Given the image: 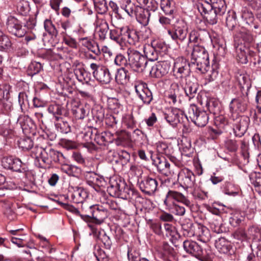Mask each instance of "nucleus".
<instances>
[{"mask_svg": "<svg viewBox=\"0 0 261 261\" xmlns=\"http://www.w3.org/2000/svg\"><path fill=\"white\" fill-rule=\"evenodd\" d=\"M183 247L186 252L198 257L203 255V249L196 242L186 240L183 243Z\"/></svg>", "mask_w": 261, "mask_h": 261, "instance_id": "nucleus-22", "label": "nucleus"}, {"mask_svg": "<svg viewBox=\"0 0 261 261\" xmlns=\"http://www.w3.org/2000/svg\"><path fill=\"white\" fill-rule=\"evenodd\" d=\"M97 27V33L99 39L101 40L105 39L108 31L109 29L108 22L105 20H101L98 22Z\"/></svg>", "mask_w": 261, "mask_h": 261, "instance_id": "nucleus-37", "label": "nucleus"}, {"mask_svg": "<svg viewBox=\"0 0 261 261\" xmlns=\"http://www.w3.org/2000/svg\"><path fill=\"white\" fill-rule=\"evenodd\" d=\"M90 67L92 71L94 77L102 84H109L111 80L112 76L109 70L105 66L100 64L91 63Z\"/></svg>", "mask_w": 261, "mask_h": 261, "instance_id": "nucleus-8", "label": "nucleus"}, {"mask_svg": "<svg viewBox=\"0 0 261 261\" xmlns=\"http://www.w3.org/2000/svg\"><path fill=\"white\" fill-rule=\"evenodd\" d=\"M188 27L184 21L177 22L172 29L167 30L168 34L177 43L184 42L187 38Z\"/></svg>", "mask_w": 261, "mask_h": 261, "instance_id": "nucleus-9", "label": "nucleus"}, {"mask_svg": "<svg viewBox=\"0 0 261 261\" xmlns=\"http://www.w3.org/2000/svg\"><path fill=\"white\" fill-rule=\"evenodd\" d=\"M123 191L119 193L118 198L123 199H129L133 198L135 194H136V191L127 186L125 183V187H123Z\"/></svg>", "mask_w": 261, "mask_h": 261, "instance_id": "nucleus-44", "label": "nucleus"}, {"mask_svg": "<svg viewBox=\"0 0 261 261\" xmlns=\"http://www.w3.org/2000/svg\"><path fill=\"white\" fill-rule=\"evenodd\" d=\"M42 67L39 62H32L28 67V74L33 75L39 73L41 70Z\"/></svg>", "mask_w": 261, "mask_h": 261, "instance_id": "nucleus-52", "label": "nucleus"}, {"mask_svg": "<svg viewBox=\"0 0 261 261\" xmlns=\"http://www.w3.org/2000/svg\"><path fill=\"white\" fill-rule=\"evenodd\" d=\"M199 12L204 16L208 23L211 24H216L218 19H220L222 15H219L214 10L207 0H202L197 5Z\"/></svg>", "mask_w": 261, "mask_h": 261, "instance_id": "nucleus-6", "label": "nucleus"}, {"mask_svg": "<svg viewBox=\"0 0 261 261\" xmlns=\"http://www.w3.org/2000/svg\"><path fill=\"white\" fill-rule=\"evenodd\" d=\"M116 65L119 66H127L128 65V60L121 54H118L114 60Z\"/></svg>", "mask_w": 261, "mask_h": 261, "instance_id": "nucleus-59", "label": "nucleus"}, {"mask_svg": "<svg viewBox=\"0 0 261 261\" xmlns=\"http://www.w3.org/2000/svg\"><path fill=\"white\" fill-rule=\"evenodd\" d=\"M127 257L129 261H140V253L139 251L134 249H128Z\"/></svg>", "mask_w": 261, "mask_h": 261, "instance_id": "nucleus-57", "label": "nucleus"}, {"mask_svg": "<svg viewBox=\"0 0 261 261\" xmlns=\"http://www.w3.org/2000/svg\"><path fill=\"white\" fill-rule=\"evenodd\" d=\"M173 75L176 79L182 80L188 76L190 72V65L183 57L177 58L174 62Z\"/></svg>", "mask_w": 261, "mask_h": 261, "instance_id": "nucleus-10", "label": "nucleus"}, {"mask_svg": "<svg viewBox=\"0 0 261 261\" xmlns=\"http://www.w3.org/2000/svg\"><path fill=\"white\" fill-rule=\"evenodd\" d=\"M56 126L62 133L67 134L70 131V127L66 121H62L57 123Z\"/></svg>", "mask_w": 261, "mask_h": 261, "instance_id": "nucleus-63", "label": "nucleus"}, {"mask_svg": "<svg viewBox=\"0 0 261 261\" xmlns=\"http://www.w3.org/2000/svg\"><path fill=\"white\" fill-rule=\"evenodd\" d=\"M118 155L120 163L122 166L126 164L130 160V155L126 151H121Z\"/></svg>", "mask_w": 261, "mask_h": 261, "instance_id": "nucleus-64", "label": "nucleus"}, {"mask_svg": "<svg viewBox=\"0 0 261 261\" xmlns=\"http://www.w3.org/2000/svg\"><path fill=\"white\" fill-rule=\"evenodd\" d=\"M196 238L198 240L207 243L210 241L211 236L209 229L206 227L199 224Z\"/></svg>", "mask_w": 261, "mask_h": 261, "instance_id": "nucleus-31", "label": "nucleus"}, {"mask_svg": "<svg viewBox=\"0 0 261 261\" xmlns=\"http://www.w3.org/2000/svg\"><path fill=\"white\" fill-rule=\"evenodd\" d=\"M19 146L24 150H28L30 149H33V142L32 140L29 137L20 139L19 141Z\"/></svg>", "mask_w": 261, "mask_h": 261, "instance_id": "nucleus-51", "label": "nucleus"}, {"mask_svg": "<svg viewBox=\"0 0 261 261\" xmlns=\"http://www.w3.org/2000/svg\"><path fill=\"white\" fill-rule=\"evenodd\" d=\"M130 74L127 70L121 67L117 70L115 79L116 82L121 85H125L129 81Z\"/></svg>", "mask_w": 261, "mask_h": 261, "instance_id": "nucleus-30", "label": "nucleus"}, {"mask_svg": "<svg viewBox=\"0 0 261 261\" xmlns=\"http://www.w3.org/2000/svg\"><path fill=\"white\" fill-rule=\"evenodd\" d=\"M170 0H161V8L166 15H171L173 13V6Z\"/></svg>", "mask_w": 261, "mask_h": 261, "instance_id": "nucleus-47", "label": "nucleus"}, {"mask_svg": "<svg viewBox=\"0 0 261 261\" xmlns=\"http://www.w3.org/2000/svg\"><path fill=\"white\" fill-rule=\"evenodd\" d=\"M248 231L249 234L253 237V244L254 242H257L261 240V229L259 227L257 226L250 227Z\"/></svg>", "mask_w": 261, "mask_h": 261, "instance_id": "nucleus-54", "label": "nucleus"}, {"mask_svg": "<svg viewBox=\"0 0 261 261\" xmlns=\"http://www.w3.org/2000/svg\"><path fill=\"white\" fill-rule=\"evenodd\" d=\"M155 162L157 168L160 172L166 176L172 175L171 171L170 170V165L164 157L159 156L156 158Z\"/></svg>", "mask_w": 261, "mask_h": 261, "instance_id": "nucleus-26", "label": "nucleus"}, {"mask_svg": "<svg viewBox=\"0 0 261 261\" xmlns=\"http://www.w3.org/2000/svg\"><path fill=\"white\" fill-rule=\"evenodd\" d=\"M32 152L34 154L35 165L40 168L45 169L49 167L53 162L59 163L64 158L61 152L50 147L36 146Z\"/></svg>", "mask_w": 261, "mask_h": 261, "instance_id": "nucleus-1", "label": "nucleus"}, {"mask_svg": "<svg viewBox=\"0 0 261 261\" xmlns=\"http://www.w3.org/2000/svg\"><path fill=\"white\" fill-rule=\"evenodd\" d=\"M87 197L88 194L87 192L82 188L77 187L74 188L71 195L72 201L75 203H81L83 204V202Z\"/></svg>", "mask_w": 261, "mask_h": 261, "instance_id": "nucleus-28", "label": "nucleus"}, {"mask_svg": "<svg viewBox=\"0 0 261 261\" xmlns=\"http://www.w3.org/2000/svg\"><path fill=\"white\" fill-rule=\"evenodd\" d=\"M237 17L233 11H229L226 17V24L230 30H232L237 25Z\"/></svg>", "mask_w": 261, "mask_h": 261, "instance_id": "nucleus-42", "label": "nucleus"}, {"mask_svg": "<svg viewBox=\"0 0 261 261\" xmlns=\"http://www.w3.org/2000/svg\"><path fill=\"white\" fill-rule=\"evenodd\" d=\"M44 27L46 31L52 36H57L58 32L52 21L49 19H46L44 22Z\"/></svg>", "mask_w": 261, "mask_h": 261, "instance_id": "nucleus-50", "label": "nucleus"}, {"mask_svg": "<svg viewBox=\"0 0 261 261\" xmlns=\"http://www.w3.org/2000/svg\"><path fill=\"white\" fill-rule=\"evenodd\" d=\"M239 121L233 125V130L236 137H241L246 132L250 120L246 116H242L239 118Z\"/></svg>", "mask_w": 261, "mask_h": 261, "instance_id": "nucleus-21", "label": "nucleus"}, {"mask_svg": "<svg viewBox=\"0 0 261 261\" xmlns=\"http://www.w3.org/2000/svg\"><path fill=\"white\" fill-rule=\"evenodd\" d=\"M126 56L130 67L136 72H142L147 65L145 57L139 51L128 47L126 50Z\"/></svg>", "mask_w": 261, "mask_h": 261, "instance_id": "nucleus-5", "label": "nucleus"}, {"mask_svg": "<svg viewBox=\"0 0 261 261\" xmlns=\"http://www.w3.org/2000/svg\"><path fill=\"white\" fill-rule=\"evenodd\" d=\"M107 188L108 193L112 197H118L119 189L125 187V182L121 179L111 180Z\"/></svg>", "mask_w": 261, "mask_h": 261, "instance_id": "nucleus-27", "label": "nucleus"}, {"mask_svg": "<svg viewBox=\"0 0 261 261\" xmlns=\"http://www.w3.org/2000/svg\"><path fill=\"white\" fill-rule=\"evenodd\" d=\"M147 224L149 225V227L156 234L161 235L162 234V226L160 223L149 219L147 222Z\"/></svg>", "mask_w": 261, "mask_h": 261, "instance_id": "nucleus-56", "label": "nucleus"}, {"mask_svg": "<svg viewBox=\"0 0 261 261\" xmlns=\"http://www.w3.org/2000/svg\"><path fill=\"white\" fill-rule=\"evenodd\" d=\"M95 205H89L88 203L82 204V215H80L81 217L85 220V218H92V212L94 211V206Z\"/></svg>", "mask_w": 261, "mask_h": 261, "instance_id": "nucleus-48", "label": "nucleus"}, {"mask_svg": "<svg viewBox=\"0 0 261 261\" xmlns=\"http://www.w3.org/2000/svg\"><path fill=\"white\" fill-rule=\"evenodd\" d=\"M123 40H126L131 45H136L140 40L139 32L127 26L122 27Z\"/></svg>", "mask_w": 261, "mask_h": 261, "instance_id": "nucleus-20", "label": "nucleus"}, {"mask_svg": "<svg viewBox=\"0 0 261 261\" xmlns=\"http://www.w3.org/2000/svg\"><path fill=\"white\" fill-rule=\"evenodd\" d=\"M191 120L198 126L203 127L208 121V116L205 111L200 110L195 105H191L188 110Z\"/></svg>", "mask_w": 261, "mask_h": 261, "instance_id": "nucleus-7", "label": "nucleus"}, {"mask_svg": "<svg viewBox=\"0 0 261 261\" xmlns=\"http://www.w3.org/2000/svg\"><path fill=\"white\" fill-rule=\"evenodd\" d=\"M123 122L128 128H133L135 126L136 121L133 114L126 115L123 119Z\"/></svg>", "mask_w": 261, "mask_h": 261, "instance_id": "nucleus-62", "label": "nucleus"}, {"mask_svg": "<svg viewBox=\"0 0 261 261\" xmlns=\"http://www.w3.org/2000/svg\"><path fill=\"white\" fill-rule=\"evenodd\" d=\"M248 102V95L232 99L229 105V109L233 119H234L233 115L237 118L239 113L244 112L247 110Z\"/></svg>", "mask_w": 261, "mask_h": 261, "instance_id": "nucleus-13", "label": "nucleus"}, {"mask_svg": "<svg viewBox=\"0 0 261 261\" xmlns=\"http://www.w3.org/2000/svg\"><path fill=\"white\" fill-rule=\"evenodd\" d=\"M199 224H193L191 223L182 226L183 235L187 237H196Z\"/></svg>", "mask_w": 261, "mask_h": 261, "instance_id": "nucleus-33", "label": "nucleus"}, {"mask_svg": "<svg viewBox=\"0 0 261 261\" xmlns=\"http://www.w3.org/2000/svg\"><path fill=\"white\" fill-rule=\"evenodd\" d=\"M158 185L157 180L149 176L145 177L139 184L140 190L148 195H151L154 193L157 189Z\"/></svg>", "mask_w": 261, "mask_h": 261, "instance_id": "nucleus-19", "label": "nucleus"}, {"mask_svg": "<svg viewBox=\"0 0 261 261\" xmlns=\"http://www.w3.org/2000/svg\"><path fill=\"white\" fill-rule=\"evenodd\" d=\"M122 28L114 29L110 31V38L117 43L121 44L123 41Z\"/></svg>", "mask_w": 261, "mask_h": 261, "instance_id": "nucleus-40", "label": "nucleus"}, {"mask_svg": "<svg viewBox=\"0 0 261 261\" xmlns=\"http://www.w3.org/2000/svg\"><path fill=\"white\" fill-rule=\"evenodd\" d=\"M177 202H182L187 206L191 205L190 201L181 193L169 190L166 194L164 203L166 205V209L170 213L177 216H183L185 214V208L177 203Z\"/></svg>", "mask_w": 261, "mask_h": 261, "instance_id": "nucleus-2", "label": "nucleus"}, {"mask_svg": "<svg viewBox=\"0 0 261 261\" xmlns=\"http://www.w3.org/2000/svg\"><path fill=\"white\" fill-rule=\"evenodd\" d=\"M165 118L167 121L173 126L176 125L179 123H184L185 120H188V117L184 112L177 108H171L165 114Z\"/></svg>", "mask_w": 261, "mask_h": 261, "instance_id": "nucleus-15", "label": "nucleus"}, {"mask_svg": "<svg viewBox=\"0 0 261 261\" xmlns=\"http://www.w3.org/2000/svg\"><path fill=\"white\" fill-rule=\"evenodd\" d=\"M225 146L230 151L234 152L238 149L239 145L236 140L229 139L225 141Z\"/></svg>", "mask_w": 261, "mask_h": 261, "instance_id": "nucleus-61", "label": "nucleus"}, {"mask_svg": "<svg viewBox=\"0 0 261 261\" xmlns=\"http://www.w3.org/2000/svg\"><path fill=\"white\" fill-rule=\"evenodd\" d=\"M236 79L239 85L243 95H248V91L251 87V83L249 76L243 73H238L236 75Z\"/></svg>", "mask_w": 261, "mask_h": 261, "instance_id": "nucleus-23", "label": "nucleus"}, {"mask_svg": "<svg viewBox=\"0 0 261 261\" xmlns=\"http://www.w3.org/2000/svg\"><path fill=\"white\" fill-rule=\"evenodd\" d=\"M207 37H209V34L205 30L194 29L189 33V43L192 42L199 43Z\"/></svg>", "mask_w": 261, "mask_h": 261, "instance_id": "nucleus-24", "label": "nucleus"}, {"mask_svg": "<svg viewBox=\"0 0 261 261\" xmlns=\"http://www.w3.org/2000/svg\"><path fill=\"white\" fill-rule=\"evenodd\" d=\"M191 63L196 64V69L201 73H205L209 70V55L203 46L199 45L193 46Z\"/></svg>", "mask_w": 261, "mask_h": 261, "instance_id": "nucleus-4", "label": "nucleus"}, {"mask_svg": "<svg viewBox=\"0 0 261 261\" xmlns=\"http://www.w3.org/2000/svg\"><path fill=\"white\" fill-rule=\"evenodd\" d=\"M94 255L98 261H109L108 255L99 247L96 251L94 252Z\"/></svg>", "mask_w": 261, "mask_h": 261, "instance_id": "nucleus-60", "label": "nucleus"}, {"mask_svg": "<svg viewBox=\"0 0 261 261\" xmlns=\"http://www.w3.org/2000/svg\"><path fill=\"white\" fill-rule=\"evenodd\" d=\"M121 8L129 16H135L140 24L146 26L149 22L150 13L141 6H136L130 0H122Z\"/></svg>", "mask_w": 261, "mask_h": 261, "instance_id": "nucleus-3", "label": "nucleus"}, {"mask_svg": "<svg viewBox=\"0 0 261 261\" xmlns=\"http://www.w3.org/2000/svg\"><path fill=\"white\" fill-rule=\"evenodd\" d=\"M72 112L77 119H83L87 115V112L82 105H74L72 108Z\"/></svg>", "mask_w": 261, "mask_h": 261, "instance_id": "nucleus-46", "label": "nucleus"}, {"mask_svg": "<svg viewBox=\"0 0 261 261\" xmlns=\"http://www.w3.org/2000/svg\"><path fill=\"white\" fill-rule=\"evenodd\" d=\"M224 192L225 194L235 196L239 194V189L238 186L234 185L231 182H226L223 185Z\"/></svg>", "mask_w": 261, "mask_h": 261, "instance_id": "nucleus-41", "label": "nucleus"}, {"mask_svg": "<svg viewBox=\"0 0 261 261\" xmlns=\"http://www.w3.org/2000/svg\"><path fill=\"white\" fill-rule=\"evenodd\" d=\"M143 51L145 57L149 60L151 61H156L158 59L159 51L155 48L152 47L149 44L144 45L143 47Z\"/></svg>", "mask_w": 261, "mask_h": 261, "instance_id": "nucleus-32", "label": "nucleus"}, {"mask_svg": "<svg viewBox=\"0 0 261 261\" xmlns=\"http://www.w3.org/2000/svg\"><path fill=\"white\" fill-rule=\"evenodd\" d=\"M178 180L184 189L191 188L195 184V175L192 171L185 168L178 173Z\"/></svg>", "mask_w": 261, "mask_h": 261, "instance_id": "nucleus-16", "label": "nucleus"}, {"mask_svg": "<svg viewBox=\"0 0 261 261\" xmlns=\"http://www.w3.org/2000/svg\"><path fill=\"white\" fill-rule=\"evenodd\" d=\"M12 46L9 37L0 30V51H7Z\"/></svg>", "mask_w": 261, "mask_h": 261, "instance_id": "nucleus-36", "label": "nucleus"}, {"mask_svg": "<svg viewBox=\"0 0 261 261\" xmlns=\"http://www.w3.org/2000/svg\"><path fill=\"white\" fill-rule=\"evenodd\" d=\"M48 111L55 116L57 121H59L62 119L60 116L63 114L65 110L59 105H51L48 107Z\"/></svg>", "mask_w": 261, "mask_h": 261, "instance_id": "nucleus-35", "label": "nucleus"}, {"mask_svg": "<svg viewBox=\"0 0 261 261\" xmlns=\"http://www.w3.org/2000/svg\"><path fill=\"white\" fill-rule=\"evenodd\" d=\"M134 88L138 97L143 103L146 105H149L153 99V96L147 84L143 82H136L135 83Z\"/></svg>", "mask_w": 261, "mask_h": 261, "instance_id": "nucleus-12", "label": "nucleus"}, {"mask_svg": "<svg viewBox=\"0 0 261 261\" xmlns=\"http://www.w3.org/2000/svg\"><path fill=\"white\" fill-rule=\"evenodd\" d=\"M96 133L93 134H92L91 138L93 139L98 144L103 145L105 142H108V134L106 132H102L101 133H97V131L95 130Z\"/></svg>", "mask_w": 261, "mask_h": 261, "instance_id": "nucleus-45", "label": "nucleus"}, {"mask_svg": "<svg viewBox=\"0 0 261 261\" xmlns=\"http://www.w3.org/2000/svg\"><path fill=\"white\" fill-rule=\"evenodd\" d=\"M212 7L215 10L219 15H223L226 9L224 0H208Z\"/></svg>", "mask_w": 261, "mask_h": 261, "instance_id": "nucleus-34", "label": "nucleus"}, {"mask_svg": "<svg viewBox=\"0 0 261 261\" xmlns=\"http://www.w3.org/2000/svg\"><path fill=\"white\" fill-rule=\"evenodd\" d=\"M99 239L103 243L104 247L108 250H110L112 245L111 240L109 236H108L105 232L99 233Z\"/></svg>", "mask_w": 261, "mask_h": 261, "instance_id": "nucleus-49", "label": "nucleus"}, {"mask_svg": "<svg viewBox=\"0 0 261 261\" xmlns=\"http://www.w3.org/2000/svg\"><path fill=\"white\" fill-rule=\"evenodd\" d=\"M11 87L8 84L0 85V102L9 98Z\"/></svg>", "mask_w": 261, "mask_h": 261, "instance_id": "nucleus-53", "label": "nucleus"}, {"mask_svg": "<svg viewBox=\"0 0 261 261\" xmlns=\"http://www.w3.org/2000/svg\"><path fill=\"white\" fill-rule=\"evenodd\" d=\"M170 68V64L168 61L158 62L152 67L150 74L153 77L161 78L169 72Z\"/></svg>", "mask_w": 261, "mask_h": 261, "instance_id": "nucleus-18", "label": "nucleus"}, {"mask_svg": "<svg viewBox=\"0 0 261 261\" xmlns=\"http://www.w3.org/2000/svg\"><path fill=\"white\" fill-rule=\"evenodd\" d=\"M21 164L22 162L20 159L12 156H4L2 159V165L4 168L22 173L26 176L28 170L25 167H22Z\"/></svg>", "mask_w": 261, "mask_h": 261, "instance_id": "nucleus-11", "label": "nucleus"}, {"mask_svg": "<svg viewBox=\"0 0 261 261\" xmlns=\"http://www.w3.org/2000/svg\"><path fill=\"white\" fill-rule=\"evenodd\" d=\"M6 27L10 33L17 37H22L26 33V31L23 28L20 21L14 16H10L8 17Z\"/></svg>", "mask_w": 261, "mask_h": 261, "instance_id": "nucleus-14", "label": "nucleus"}, {"mask_svg": "<svg viewBox=\"0 0 261 261\" xmlns=\"http://www.w3.org/2000/svg\"><path fill=\"white\" fill-rule=\"evenodd\" d=\"M192 194L195 199L199 200H204L208 197L207 192H204L199 189L195 188L192 191Z\"/></svg>", "mask_w": 261, "mask_h": 261, "instance_id": "nucleus-55", "label": "nucleus"}, {"mask_svg": "<svg viewBox=\"0 0 261 261\" xmlns=\"http://www.w3.org/2000/svg\"><path fill=\"white\" fill-rule=\"evenodd\" d=\"M184 93V87L176 83L171 85L168 97L170 99L169 102L173 105L180 103L181 97Z\"/></svg>", "mask_w": 261, "mask_h": 261, "instance_id": "nucleus-17", "label": "nucleus"}, {"mask_svg": "<svg viewBox=\"0 0 261 261\" xmlns=\"http://www.w3.org/2000/svg\"><path fill=\"white\" fill-rule=\"evenodd\" d=\"M109 215V213L108 211L102 208V206L97 205H95L94 206V211L92 212V218L95 220L96 223L101 224L108 217Z\"/></svg>", "mask_w": 261, "mask_h": 261, "instance_id": "nucleus-25", "label": "nucleus"}, {"mask_svg": "<svg viewBox=\"0 0 261 261\" xmlns=\"http://www.w3.org/2000/svg\"><path fill=\"white\" fill-rule=\"evenodd\" d=\"M184 93L189 99L194 97L197 93L198 86L197 84L189 82L184 87Z\"/></svg>", "mask_w": 261, "mask_h": 261, "instance_id": "nucleus-39", "label": "nucleus"}, {"mask_svg": "<svg viewBox=\"0 0 261 261\" xmlns=\"http://www.w3.org/2000/svg\"><path fill=\"white\" fill-rule=\"evenodd\" d=\"M240 37L245 43L251 44L254 41L253 36L247 31L243 30L240 32Z\"/></svg>", "mask_w": 261, "mask_h": 261, "instance_id": "nucleus-58", "label": "nucleus"}, {"mask_svg": "<svg viewBox=\"0 0 261 261\" xmlns=\"http://www.w3.org/2000/svg\"><path fill=\"white\" fill-rule=\"evenodd\" d=\"M215 247L221 253L227 254L232 249V245L229 241L224 238H220L216 240Z\"/></svg>", "mask_w": 261, "mask_h": 261, "instance_id": "nucleus-29", "label": "nucleus"}, {"mask_svg": "<svg viewBox=\"0 0 261 261\" xmlns=\"http://www.w3.org/2000/svg\"><path fill=\"white\" fill-rule=\"evenodd\" d=\"M74 73L77 80L80 82H88L90 80V73L86 71L83 67H79L74 69Z\"/></svg>", "mask_w": 261, "mask_h": 261, "instance_id": "nucleus-38", "label": "nucleus"}, {"mask_svg": "<svg viewBox=\"0 0 261 261\" xmlns=\"http://www.w3.org/2000/svg\"><path fill=\"white\" fill-rule=\"evenodd\" d=\"M206 106L211 113L218 115L220 112L219 103L214 99H210L206 101Z\"/></svg>", "mask_w": 261, "mask_h": 261, "instance_id": "nucleus-43", "label": "nucleus"}]
</instances>
